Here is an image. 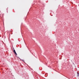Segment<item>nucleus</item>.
Returning <instances> with one entry per match:
<instances>
[{"mask_svg": "<svg viewBox=\"0 0 79 79\" xmlns=\"http://www.w3.org/2000/svg\"><path fill=\"white\" fill-rule=\"evenodd\" d=\"M14 49V53L16 55H17V53H16V51H15V50L14 48H13Z\"/></svg>", "mask_w": 79, "mask_h": 79, "instance_id": "f257e3e1", "label": "nucleus"}, {"mask_svg": "<svg viewBox=\"0 0 79 79\" xmlns=\"http://www.w3.org/2000/svg\"><path fill=\"white\" fill-rule=\"evenodd\" d=\"M22 60V61H24V60Z\"/></svg>", "mask_w": 79, "mask_h": 79, "instance_id": "7ed1b4c3", "label": "nucleus"}, {"mask_svg": "<svg viewBox=\"0 0 79 79\" xmlns=\"http://www.w3.org/2000/svg\"><path fill=\"white\" fill-rule=\"evenodd\" d=\"M77 76H79V73L78 72L77 73Z\"/></svg>", "mask_w": 79, "mask_h": 79, "instance_id": "f03ea898", "label": "nucleus"}]
</instances>
